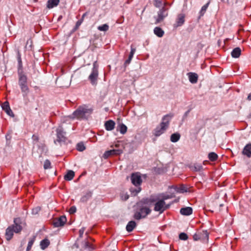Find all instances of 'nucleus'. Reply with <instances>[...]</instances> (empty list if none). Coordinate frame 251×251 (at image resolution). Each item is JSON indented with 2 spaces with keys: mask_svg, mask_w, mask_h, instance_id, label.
I'll return each instance as SVG.
<instances>
[{
  "mask_svg": "<svg viewBox=\"0 0 251 251\" xmlns=\"http://www.w3.org/2000/svg\"><path fill=\"white\" fill-rule=\"evenodd\" d=\"M93 112L92 107L87 105L79 106L70 116L72 119L79 120H87Z\"/></svg>",
  "mask_w": 251,
  "mask_h": 251,
  "instance_id": "1",
  "label": "nucleus"
},
{
  "mask_svg": "<svg viewBox=\"0 0 251 251\" xmlns=\"http://www.w3.org/2000/svg\"><path fill=\"white\" fill-rule=\"evenodd\" d=\"M172 117L173 116L170 114H167L163 117L159 126H157L154 130V136L158 137L164 133L169 127Z\"/></svg>",
  "mask_w": 251,
  "mask_h": 251,
  "instance_id": "2",
  "label": "nucleus"
},
{
  "mask_svg": "<svg viewBox=\"0 0 251 251\" xmlns=\"http://www.w3.org/2000/svg\"><path fill=\"white\" fill-rule=\"evenodd\" d=\"M18 84L21 89L23 96L25 98L29 93V89L27 85V77L23 72H18Z\"/></svg>",
  "mask_w": 251,
  "mask_h": 251,
  "instance_id": "3",
  "label": "nucleus"
},
{
  "mask_svg": "<svg viewBox=\"0 0 251 251\" xmlns=\"http://www.w3.org/2000/svg\"><path fill=\"white\" fill-rule=\"evenodd\" d=\"M19 219L16 218L14 220V224L9 226L6 229L5 237L7 240H10L13 236L14 232L19 233L22 230V226L18 224Z\"/></svg>",
  "mask_w": 251,
  "mask_h": 251,
  "instance_id": "4",
  "label": "nucleus"
},
{
  "mask_svg": "<svg viewBox=\"0 0 251 251\" xmlns=\"http://www.w3.org/2000/svg\"><path fill=\"white\" fill-rule=\"evenodd\" d=\"M149 201L151 202H155L153 209L155 211L159 212V214L163 213L170 206V204H166L165 201H164L163 200H161L158 198L151 197L149 199Z\"/></svg>",
  "mask_w": 251,
  "mask_h": 251,
  "instance_id": "5",
  "label": "nucleus"
},
{
  "mask_svg": "<svg viewBox=\"0 0 251 251\" xmlns=\"http://www.w3.org/2000/svg\"><path fill=\"white\" fill-rule=\"evenodd\" d=\"M151 212V210L150 208L146 206H143L135 211L133 218L136 220H139L146 218Z\"/></svg>",
  "mask_w": 251,
  "mask_h": 251,
  "instance_id": "6",
  "label": "nucleus"
},
{
  "mask_svg": "<svg viewBox=\"0 0 251 251\" xmlns=\"http://www.w3.org/2000/svg\"><path fill=\"white\" fill-rule=\"evenodd\" d=\"M167 2L164 3V6L160 9L157 13V17L156 19L155 24H158L162 21L165 17L168 16V10L167 8L165 7V6L168 5Z\"/></svg>",
  "mask_w": 251,
  "mask_h": 251,
  "instance_id": "7",
  "label": "nucleus"
},
{
  "mask_svg": "<svg viewBox=\"0 0 251 251\" xmlns=\"http://www.w3.org/2000/svg\"><path fill=\"white\" fill-rule=\"evenodd\" d=\"M130 179L132 183L136 187L140 186L142 179L139 173L136 172L131 175Z\"/></svg>",
  "mask_w": 251,
  "mask_h": 251,
  "instance_id": "8",
  "label": "nucleus"
},
{
  "mask_svg": "<svg viewBox=\"0 0 251 251\" xmlns=\"http://www.w3.org/2000/svg\"><path fill=\"white\" fill-rule=\"evenodd\" d=\"M57 134V141L59 142L64 141L65 140L66 132L62 126H59L56 130Z\"/></svg>",
  "mask_w": 251,
  "mask_h": 251,
  "instance_id": "9",
  "label": "nucleus"
},
{
  "mask_svg": "<svg viewBox=\"0 0 251 251\" xmlns=\"http://www.w3.org/2000/svg\"><path fill=\"white\" fill-rule=\"evenodd\" d=\"M66 222L67 219L66 216L63 215L59 217V218L54 219L53 220L52 224L54 227H57L63 226Z\"/></svg>",
  "mask_w": 251,
  "mask_h": 251,
  "instance_id": "10",
  "label": "nucleus"
},
{
  "mask_svg": "<svg viewBox=\"0 0 251 251\" xmlns=\"http://www.w3.org/2000/svg\"><path fill=\"white\" fill-rule=\"evenodd\" d=\"M185 15L183 13L178 14L176 19V23L174 25V27L176 28L178 26H182L185 22Z\"/></svg>",
  "mask_w": 251,
  "mask_h": 251,
  "instance_id": "11",
  "label": "nucleus"
},
{
  "mask_svg": "<svg viewBox=\"0 0 251 251\" xmlns=\"http://www.w3.org/2000/svg\"><path fill=\"white\" fill-rule=\"evenodd\" d=\"M99 72L92 71L88 77V79L91 84L93 86H96L98 84Z\"/></svg>",
  "mask_w": 251,
  "mask_h": 251,
  "instance_id": "12",
  "label": "nucleus"
},
{
  "mask_svg": "<svg viewBox=\"0 0 251 251\" xmlns=\"http://www.w3.org/2000/svg\"><path fill=\"white\" fill-rule=\"evenodd\" d=\"M122 153V151L121 150H111L109 151H106L103 155V157L104 158L106 159L109 156L113 155H119Z\"/></svg>",
  "mask_w": 251,
  "mask_h": 251,
  "instance_id": "13",
  "label": "nucleus"
},
{
  "mask_svg": "<svg viewBox=\"0 0 251 251\" xmlns=\"http://www.w3.org/2000/svg\"><path fill=\"white\" fill-rule=\"evenodd\" d=\"M187 75L188 77L189 81L192 84H195L198 82V75L193 72L188 73Z\"/></svg>",
  "mask_w": 251,
  "mask_h": 251,
  "instance_id": "14",
  "label": "nucleus"
},
{
  "mask_svg": "<svg viewBox=\"0 0 251 251\" xmlns=\"http://www.w3.org/2000/svg\"><path fill=\"white\" fill-rule=\"evenodd\" d=\"M32 139L34 146H37L39 148H41V149H43L44 144L39 142V138L37 135L33 134L32 137Z\"/></svg>",
  "mask_w": 251,
  "mask_h": 251,
  "instance_id": "15",
  "label": "nucleus"
},
{
  "mask_svg": "<svg viewBox=\"0 0 251 251\" xmlns=\"http://www.w3.org/2000/svg\"><path fill=\"white\" fill-rule=\"evenodd\" d=\"M242 154L249 158L251 157V143L248 144L244 147Z\"/></svg>",
  "mask_w": 251,
  "mask_h": 251,
  "instance_id": "16",
  "label": "nucleus"
},
{
  "mask_svg": "<svg viewBox=\"0 0 251 251\" xmlns=\"http://www.w3.org/2000/svg\"><path fill=\"white\" fill-rule=\"evenodd\" d=\"M130 48H131V50H130V53L129 54L128 59H126L125 62V65H127L130 63V62L133 57V55L136 51V49L133 47L132 45H131Z\"/></svg>",
  "mask_w": 251,
  "mask_h": 251,
  "instance_id": "17",
  "label": "nucleus"
},
{
  "mask_svg": "<svg viewBox=\"0 0 251 251\" xmlns=\"http://www.w3.org/2000/svg\"><path fill=\"white\" fill-rule=\"evenodd\" d=\"M115 122L111 120L106 121L104 124L105 129L108 131L113 130L115 127Z\"/></svg>",
  "mask_w": 251,
  "mask_h": 251,
  "instance_id": "18",
  "label": "nucleus"
},
{
  "mask_svg": "<svg viewBox=\"0 0 251 251\" xmlns=\"http://www.w3.org/2000/svg\"><path fill=\"white\" fill-rule=\"evenodd\" d=\"M193 209L190 207H183L180 210V213L183 215L188 216L191 215Z\"/></svg>",
  "mask_w": 251,
  "mask_h": 251,
  "instance_id": "19",
  "label": "nucleus"
},
{
  "mask_svg": "<svg viewBox=\"0 0 251 251\" xmlns=\"http://www.w3.org/2000/svg\"><path fill=\"white\" fill-rule=\"evenodd\" d=\"M60 2V0H48L47 3V7L51 9L57 6Z\"/></svg>",
  "mask_w": 251,
  "mask_h": 251,
  "instance_id": "20",
  "label": "nucleus"
},
{
  "mask_svg": "<svg viewBox=\"0 0 251 251\" xmlns=\"http://www.w3.org/2000/svg\"><path fill=\"white\" fill-rule=\"evenodd\" d=\"M136 223L134 221H129L126 226V230L127 232H130L133 231L134 228L136 226Z\"/></svg>",
  "mask_w": 251,
  "mask_h": 251,
  "instance_id": "21",
  "label": "nucleus"
},
{
  "mask_svg": "<svg viewBox=\"0 0 251 251\" xmlns=\"http://www.w3.org/2000/svg\"><path fill=\"white\" fill-rule=\"evenodd\" d=\"M92 192L91 191H88L85 195L81 197L80 201L82 202H86L92 196Z\"/></svg>",
  "mask_w": 251,
  "mask_h": 251,
  "instance_id": "22",
  "label": "nucleus"
},
{
  "mask_svg": "<svg viewBox=\"0 0 251 251\" xmlns=\"http://www.w3.org/2000/svg\"><path fill=\"white\" fill-rule=\"evenodd\" d=\"M241 50L240 48H234L231 52V54L233 58H238L241 55Z\"/></svg>",
  "mask_w": 251,
  "mask_h": 251,
  "instance_id": "23",
  "label": "nucleus"
},
{
  "mask_svg": "<svg viewBox=\"0 0 251 251\" xmlns=\"http://www.w3.org/2000/svg\"><path fill=\"white\" fill-rule=\"evenodd\" d=\"M153 32L158 37H162L164 34V31L160 27H155L153 29Z\"/></svg>",
  "mask_w": 251,
  "mask_h": 251,
  "instance_id": "24",
  "label": "nucleus"
},
{
  "mask_svg": "<svg viewBox=\"0 0 251 251\" xmlns=\"http://www.w3.org/2000/svg\"><path fill=\"white\" fill-rule=\"evenodd\" d=\"M75 176V172L73 171L69 170L64 176V179L67 181L72 180Z\"/></svg>",
  "mask_w": 251,
  "mask_h": 251,
  "instance_id": "25",
  "label": "nucleus"
},
{
  "mask_svg": "<svg viewBox=\"0 0 251 251\" xmlns=\"http://www.w3.org/2000/svg\"><path fill=\"white\" fill-rule=\"evenodd\" d=\"M180 138V135L179 133L176 132L172 134L171 135L170 140L172 142L176 143L177 142Z\"/></svg>",
  "mask_w": 251,
  "mask_h": 251,
  "instance_id": "26",
  "label": "nucleus"
},
{
  "mask_svg": "<svg viewBox=\"0 0 251 251\" xmlns=\"http://www.w3.org/2000/svg\"><path fill=\"white\" fill-rule=\"evenodd\" d=\"M50 244V241L48 239H45L41 241L40 247L41 249L45 250L49 246Z\"/></svg>",
  "mask_w": 251,
  "mask_h": 251,
  "instance_id": "27",
  "label": "nucleus"
},
{
  "mask_svg": "<svg viewBox=\"0 0 251 251\" xmlns=\"http://www.w3.org/2000/svg\"><path fill=\"white\" fill-rule=\"evenodd\" d=\"M201 234V239L202 241L207 240L208 239L209 233L207 230H203L201 232H199Z\"/></svg>",
  "mask_w": 251,
  "mask_h": 251,
  "instance_id": "28",
  "label": "nucleus"
},
{
  "mask_svg": "<svg viewBox=\"0 0 251 251\" xmlns=\"http://www.w3.org/2000/svg\"><path fill=\"white\" fill-rule=\"evenodd\" d=\"M210 3V1H208L205 4H204L202 7H201L199 13H200V18L201 16H203L205 13Z\"/></svg>",
  "mask_w": 251,
  "mask_h": 251,
  "instance_id": "29",
  "label": "nucleus"
},
{
  "mask_svg": "<svg viewBox=\"0 0 251 251\" xmlns=\"http://www.w3.org/2000/svg\"><path fill=\"white\" fill-rule=\"evenodd\" d=\"M137 188L131 187L130 188V191L132 195L136 196L137 195L141 190L140 186L136 187Z\"/></svg>",
  "mask_w": 251,
  "mask_h": 251,
  "instance_id": "30",
  "label": "nucleus"
},
{
  "mask_svg": "<svg viewBox=\"0 0 251 251\" xmlns=\"http://www.w3.org/2000/svg\"><path fill=\"white\" fill-rule=\"evenodd\" d=\"M208 157L211 161H215L218 158V155L214 152H211L208 154Z\"/></svg>",
  "mask_w": 251,
  "mask_h": 251,
  "instance_id": "31",
  "label": "nucleus"
},
{
  "mask_svg": "<svg viewBox=\"0 0 251 251\" xmlns=\"http://www.w3.org/2000/svg\"><path fill=\"white\" fill-rule=\"evenodd\" d=\"M119 131L122 134H125L127 131V127L124 124H122L119 126Z\"/></svg>",
  "mask_w": 251,
  "mask_h": 251,
  "instance_id": "32",
  "label": "nucleus"
},
{
  "mask_svg": "<svg viewBox=\"0 0 251 251\" xmlns=\"http://www.w3.org/2000/svg\"><path fill=\"white\" fill-rule=\"evenodd\" d=\"M98 29L100 31H107L109 29V25L107 24H103L98 27Z\"/></svg>",
  "mask_w": 251,
  "mask_h": 251,
  "instance_id": "33",
  "label": "nucleus"
},
{
  "mask_svg": "<svg viewBox=\"0 0 251 251\" xmlns=\"http://www.w3.org/2000/svg\"><path fill=\"white\" fill-rule=\"evenodd\" d=\"M203 169L202 166L201 164H194L193 167V170L195 171H201Z\"/></svg>",
  "mask_w": 251,
  "mask_h": 251,
  "instance_id": "34",
  "label": "nucleus"
},
{
  "mask_svg": "<svg viewBox=\"0 0 251 251\" xmlns=\"http://www.w3.org/2000/svg\"><path fill=\"white\" fill-rule=\"evenodd\" d=\"M86 148L82 142L78 143L76 145V149L79 151H82L85 150Z\"/></svg>",
  "mask_w": 251,
  "mask_h": 251,
  "instance_id": "35",
  "label": "nucleus"
},
{
  "mask_svg": "<svg viewBox=\"0 0 251 251\" xmlns=\"http://www.w3.org/2000/svg\"><path fill=\"white\" fill-rule=\"evenodd\" d=\"M159 197L161 198L160 199L161 200H163L164 201H165V200L170 199L172 198L171 196H170L169 195H165L164 194H162L160 195Z\"/></svg>",
  "mask_w": 251,
  "mask_h": 251,
  "instance_id": "36",
  "label": "nucleus"
},
{
  "mask_svg": "<svg viewBox=\"0 0 251 251\" xmlns=\"http://www.w3.org/2000/svg\"><path fill=\"white\" fill-rule=\"evenodd\" d=\"M1 107L2 110L4 111H5L6 109H8L10 108L8 101L4 102L1 105Z\"/></svg>",
  "mask_w": 251,
  "mask_h": 251,
  "instance_id": "37",
  "label": "nucleus"
},
{
  "mask_svg": "<svg viewBox=\"0 0 251 251\" xmlns=\"http://www.w3.org/2000/svg\"><path fill=\"white\" fill-rule=\"evenodd\" d=\"M51 163L50 160L47 159L44 162V168L45 169H50V168Z\"/></svg>",
  "mask_w": 251,
  "mask_h": 251,
  "instance_id": "38",
  "label": "nucleus"
},
{
  "mask_svg": "<svg viewBox=\"0 0 251 251\" xmlns=\"http://www.w3.org/2000/svg\"><path fill=\"white\" fill-rule=\"evenodd\" d=\"M179 238L180 240L185 241L188 239V237L186 233L182 232L179 235Z\"/></svg>",
  "mask_w": 251,
  "mask_h": 251,
  "instance_id": "39",
  "label": "nucleus"
},
{
  "mask_svg": "<svg viewBox=\"0 0 251 251\" xmlns=\"http://www.w3.org/2000/svg\"><path fill=\"white\" fill-rule=\"evenodd\" d=\"M34 239H31L30 241H29L26 249V251H29L31 250V247L34 243Z\"/></svg>",
  "mask_w": 251,
  "mask_h": 251,
  "instance_id": "40",
  "label": "nucleus"
},
{
  "mask_svg": "<svg viewBox=\"0 0 251 251\" xmlns=\"http://www.w3.org/2000/svg\"><path fill=\"white\" fill-rule=\"evenodd\" d=\"M82 22H83V21H82V20H79L78 21H77L76 23L75 26L74 27V28L73 29V31H76L79 28V27L81 25Z\"/></svg>",
  "mask_w": 251,
  "mask_h": 251,
  "instance_id": "41",
  "label": "nucleus"
},
{
  "mask_svg": "<svg viewBox=\"0 0 251 251\" xmlns=\"http://www.w3.org/2000/svg\"><path fill=\"white\" fill-rule=\"evenodd\" d=\"M163 5L162 0H154V6L156 7H161ZM164 5V3H163Z\"/></svg>",
  "mask_w": 251,
  "mask_h": 251,
  "instance_id": "42",
  "label": "nucleus"
},
{
  "mask_svg": "<svg viewBox=\"0 0 251 251\" xmlns=\"http://www.w3.org/2000/svg\"><path fill=\"white\" fill-rule=\"evenodd\" d=\"M40 210H41V207L39 206H37L32 209V214L33 215H36V214H38V213L39 212V211Z\"/></svg>",
  "mask_w": 251,
  "mask_h": 251,
  "instance_id": "43",
  "label": "nucleus"
},
{
  "mask_svg": "<svg viewBox=\"0 0 251 251\" xmlns=\"http://www.w3.org/2000/svg\"><path fill=\"white\" fill-rule=\"evenodd\" d=\"M98 68H99V66L97 64V62L96 61L94 62L93 63V68H92V71L99 72Z\"/></svg>",
  "mask_w": 251,
  "mask_h": 251,
  "instance_id": "44",
  "label": "nucleus"
},
{
  "mask_svg": "<svg viewBox=\"0 0 251 251\" xmlns=\"http://www.w3.org/2000/svg\"><path fill=\"white\" fill-rule=\"evenodd\" d=\"M6 114L10 116V117H14V114L13 113V112H12V110L11 109V108H9L8 109H6L5 111H4Z\"/></svg>",
  "mask_w": 251,
  "mask_h": 251,
  "instance_id": "45",
  "label": "nucleus"
},
{
  "mask_svg": "<svg viewBox=\"0 0 251 251\" xmlns=\"http://www.w3.org/2000/svg\"><path fill=\"white\" fill-rule=\"evenodd\" d=\"M201 234H199V233H196L193 236V239L195 241H198L199 240H201Z\"/></svg>",
  "mask_w": 251,
  "mask_h": 251,
  "instance_id": "46",
  "label": "nucleus"
},
{
  "mask_svg": "<svg viewBox=\"0 0 251 251\" xmlns=\"http://www.w3.org/2000/svg\"><path fill=\"white\" fill-rule=\"evenodd\" d=\"M76 211V208L75 206H73L70 207L69 209V212L70 214H74L75 213Z\"/></svg>",
  "mask_w": 251,
  "mask_h": 251,
  "instance_id": "47",
  "label": "nucleus"
},
{
  "mask_svg": "<svg viewBox=\"0 0 251 251\" xmlns=\"http://www.w3.org/2000/svg\"><path fill=\"white\" fill-rule=\"evenodd\" d=\"M85 248L88 249H91V250H93L94 248L92 247V245H91L89 242H86L85 243Z\"/></svg>",
  "mask_w": 251,
  "mask_h": 251,
  "instance_id": "48",
  "label": "nucleus"
},
{
  "mask_svg": "<svg viewBox=\"0 0 251 251\" xmlns=\"http://www.w3.org/2000/svg\"><path fill=\"white\" fill-rule=\"evenodd\" d=\"M85 231V228L82 227L79 230V236L80 238L82 237V236L83 235L84 232Z\"/></svg>",
  "mask_w": 251,
  "mask_h": 251,
  "instance_id": "49",
  "label": "nucleus"
},
{
  "mask_svg": "<svg viewBox=\"0 0 251 251\" xmlns=\"http://www.w3.org/2000/svg\"><path fill=\"white\" fill-rule=\"evenodd\" d=\"M190 110H191L189 109V110H187L186 112H185V113L184 114V115L183 116V119H184L186 118V117L188 115L189 113H190Z\"/></svg>",
  "mask_w": 251,
  "mask_h": 251,
  "instance_id": "50",
  "label": "nucleus"
},
{
  "mask_svg": "<svg viewBox=\"0 0 251 251\" xmlns=\"http://www.w3.org/2000/svg\"><path fill=\"white\" fill-rule=\"evenodd\" d=\"M129 198V196L127 194L125 195L124 196H122V199L124 201L127 200Z\"/></svg>",
  "mask_w": 251,
  "mask_h": 251,
  "instance_id": "51",
  "label": "nucleus"
},
{
  "mask_svg": "<svg viewBox=\"0 0 251 251\" xmlns=\"http://www.w3.org/2000/svg\"><path fill=\"white\" fill-rule=\"evenodd\" d=\"M87 14H88V13H87V12H85V13H84L82 15V17H81V19H80V20H82V21H83H83H84V19L85 17L87 15Z\"/></svg>",
  "mask_w": 251,
  "mask_h": 251,
  "instance_id": "52",
  "label": "nucleus"
},
{
  "mask_svg": "<svg viewBox=\"0 0 251 251\" xmlns=\"http://www.w3.org/2000/svg\"><path fill=\"white\" fill-rule=\"evenodd\" d=\"M18 59V62H21V61H22L21 55L19 52L18 54V59Z\"/></svg>",
  "mask_w": 251,
  "mask_h": 251,
  "instance_id": "53",
  "label": "nucleus"
},
{
  "mask_svg": "<svg viewBox=\"0 0 251 251\" xmlns=\"http://www.w3.org/2000/svg\"><path fill=\"white\" fill-rule=\"evenodd\" d=\"M18 62V66L19 68H22V62L21 61V62Z\"/></svg>",
  "mask_w": 251,
  "mask_h": 251,
  "instance_id": "54",
  "label": "nucleus"
},
{
  "mask_svg": "<svg viewBox=\"0 0 251 251\" xmlns=\"http://www.w3.org/2000/svg\"><path fill=\"white\" fill-rule=\"evenodd\" d=\"M247 99L249 100H251V93L249 94V95L248 96V98H247Z\"/></svg>",
  "mask_w": 251,
  "mask_h": 251,
  "instance_id": "55",
  "label": "nucleus"
},
{
  "mask_svg": "<svg viewBox=\"0 0 251 251\" xmlns=\"http://www.w3.org/2000/svg\"><path fill=\"white\" fill-rule=\"evenodd\" d=\"M181 190L182 192H186V190H185L184 188H182Z\"/></svg>",
  "mask_w": 251,
  "mask_h": 251,
  "instance_id": "56",
  "label": "nucleus"
},
{
  "mask_svg": "<svg viewBox=\"0 0 251 251\" xmlns=\"http://www.w3.org/2000/svg\"><path fill=\"white\" fill-rule=\"evenodd\" d=\"M249 116V118H251V113L249 114V116Z\"/></svg>",
  "mask_w": 251,
  "mask_h": 251,
  "instance_id": "57",
  "label": "nucleus"
},
{
  "mask_svg": "<svg viewBox=\"0 0 251 251\" xmlns=\"http://www.w3.org/2000/svg\"><path fill=\"white\" fill-rule=\"evenodd\" d=\"M221 0L222 1H224V0Z\"/></svg>",
  "mask_w": 251,
  "mask_h": 251,
  "instance_id": "58",
  "label": "nucleus"
},
{
  "mask_svg": "<svg viewBox=\"0 0 251 251\" xmlns=\"http://www.w3.org/2000/svg\"><path fill=\"white\" fill-rule=\"evenodd\" d=\"M250 202H251V198L250 199Z\"/></svg>",
  "mask_w": 251,
  "mask_h": 251,
  "instance_id": "59",
  "label": "nucleus"
}]
</instances>
